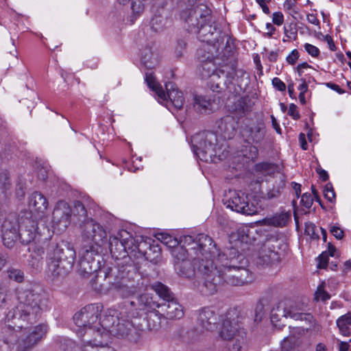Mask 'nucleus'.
Returning a JSON list of instances; mask_svg holds the SVG:
<instances>
[{"instance_id": "obj_39", "label": "nucleus", "mask_w": 351, "mask_h": 351, "mask_svg": "<svg viewBox=\"0 0 351 351\" xmlns=\"http://www.w3.org/2000/svg\"><path fill=\"white\" fill-rule=\"evenodd\" d=\"M289 219V214L282 213L275 215L273 217L269 219L268 221L270 225L277 227H283L286 225Z\"/></svg>"}, {"instance_id": "obj_22", "label": "nucleus", "mask_w": 351, "mask_h": 351, "mask_svg": "<svg viewBox=\"0 0 351 351\" xmlns=\"http://www.w3.org/2000/svg\"><path fill=\"white\" fill-rule=\"evenodd\" d=\"M29 215L30 213H25L21 216L19 239L25 244H28L34 240L37 234V222Z\"/></svg>"}, {"instance_id": "obj_27", "label": "nucleus", "mask_w": 351, "mask_h": 351, "mask_svg": "<svg viewBox=\"0 0 351 351\" xmlns=\"http://www.w3.org/2000/svg\"><path fill=\"white\" fill-rule=\"evenodd\" d=\"M198 321L205 329L213 330L217 321V314L210 308H204L199 313Z\"/></svg>"}, {"instance_id": "obj_9", "label": "nucleus", "mask_w": 351, "mask_h": 351, "mask_svg": "<svg viewBox=\"0 0 351 351\" xmlns=\"http://www.w3.org/2000/svg\"><path fill=\"white\" fill-rule=\"evenodd\" d=\"M265 132V125L261 121L250 122L243 126L241 134L243 141L249 145L241 151L245 158L253 160L257 157L258 150L256 145L264 140Z\"/></svg>"}, {"instance_id": "obj_12", "label": "nucleus", "mask_w": 351, "mask_h": 351, "mask_svg": "<svg viewBox=\"0 0 351 351\" xmlns=\"http://www.w3.org/2000/svg\"><path fill=\"white\" fill-rule=\"evenodd\" d=\"M153 290L165 301L160 304L161 311H158V319L162 317L167 319H180L184 315L182 306L173 299L172 293L169 288L160 282H156L152 286Z\"/></svg>"}, {"instance_id": "obj_30", "label": "nucleus", "mask_w": 351, "mask_h": 351, "mask_svg": "<svg viewBox=\"0 0 351 351\" xmlns=\"http://www.w3.org/2000/svg\"><path fill=\"white\" fill-rule=\"evenodd\" d=\"M193 108L199 113L208 114L213 111V104L207 96L195 95L194 97Z\"/></svg>"}, {"instance_id": "obj_17", "label": "nucleus", "mask_w": 351, "mask_h": 351, "mask_svg": "<svg viewBox=\"0 0 351 351\" xmlns=\"http://www.w3.org/2000/svg\"><path fill=\"white\" fill-rule=\"evenodd\" d=\"M82 341L84 347H104L111 338V334L108 328L103 326V318L101 322L93 327H88L86 332L82 333Z\"/></svg>"}, {"instance_id": "obj_32", "label": "nucleus", "mask_w": 351, "mask_h": 351, "mask_svg": "<svg viewBox=\"0 0 351 351\" xmlns=\"http://www.w3.org/2000/svg\"><path fill=\"white\" fill-rule=\"evenodd\" d=\"M109 247L112 256H115L117 258L119 256H125V247H124L120 236L110 237Z\"/></svg>"}, {"instance_id": "obj_25", "label": "nucleus", "mask_w": 351, "mask_h": 351, "mask_svg": "<svg viewBox=\"0 0 351 351\" xmlns=\"http://www.w3.org/2000/svg\"><path fill=\"white\" fill-rule=\"evenodd\" d=\"M229 69L228 65H223L220 69L215 70L212 74L208 75L210 88L215 92H221L225 87H228V78H223V71Z\"/></svg>"}, {"instance_id": "obj_42", "label": "nucleus", "mask_w": 351, "mask_h": 351, "mask_svg": "<svg viewBox=\"0 0 351 351\" xmlns=\"http://www.w3.org/2000/svg\"><path fill=\"white\" fill-rule=\"evenodd\" d=\"M8 275L10 279L17 282H21L24 280V273L17 269L11 268L8 270Z\"/></svg>"}, {"instance_id": "obj_56", "label": "nucleus", "mask_w": 351, "mask_h": 351, "mask_svg": "<svg viewBox=\"0 0 351 351\" xmlns=\"http://www.w3.org/2000/svg\"><path fill=\"white\" fill-rule=\"evenodd\" d=\"M272 21L276 25H281L284 22V16L282 12H276L273 14Z\"/></svg>"}, {"instance_id": "obj_41", "label": "nucleus", "mask_w": 351, "mask_h": 351, "mask_svg": "<svg viewBox=\"0 0 351 351\" xmlns=\"http://www.w3.org/2000/svg\"><path fill=\"white\" fill-rule=\"evenodd\" d=\"M28 265L34 270H40L43 266V257H38L31 254L28 259Z\"/></svg>"}, {"instance_id": "obj_55", "label": "nucleus", "mask_w": 351, "mask_h": 351, "mask_svg": "<svg viewBox=\"0 0 351 351\" xmlns=\"http://www.w3.org/2000/svg\"><path fill=\"white\" fill-rule=\"evenodd\" d=\"M272 85L280 91H284L286 89L285 84L278 77H274L272 80Z\"/></svg>"}, {"instance_id": "obj_54", "label": "nucleus", "mask_w": 351, "mask_h": 351, "mask_svg": "<svg viewBox=\"0 0 351 351\" xmlns=\"http://www.w3.org/2000/svg\"><path fill=\"white\" fill-rule=\"evenodd\" d=\"M299 52L297 49H293L289 55L287 57V61L290 64H294L296 63L299 58Z\"/></svg>"}, {"instance_id": "obj_46", "label": "nucleus", "mask_w": 351, "mask_h": 351, "mask_svg": "<svg viewBox=\"0 0 351 351\" xmlns=\"http://www.w3.org/2000/svg\"><path fill=\"white\" fill-rule=\"evenodd\" d=\"M324 197L329 202H333L335 199V193L331 184H327L324 191Z\"/></svg>"}, {"instance_id": "obj_40", "label": "nucleus", "mask_w": 351, "mask_h": 351, "mask_svg": "<svg viewBox=\"0 0 351 351\" xmlns=\"http://www.w3.org/2000/svg\"><path fill=\"white\" fill-rule=\"evenodd\" d=\"M247 101L248 99L245 97L239 99L234 104V111L241 117L245 115L250 110Z\"/></svg>"}, {"instance_id": "obj_57", "label": "nucleus", "mask_w": 351, "mask_h": 351, "mask_svg": "<svg viewBox=\"0 0 351 351\" xmlns=\"http://www.w3.org/2000/svg\"><path fill=\"white\" fill-rule=\"evenodd\" d=\"M0 182L4 189H7L10 185V176L7 171L2 172L0 174Z\"/></svg>"}, {"instance_id": "obj_5", "label": "nucleus", "mask_w": 351, "mask_h": 351, "mask_svg": "<svg viewBox=\"0 0 351 351\" xmlns=\"http://www.w3.org/2000/svg\"><path fill=\"white\" fill-rule=\"evenodd\" d=\"M138 315V312L132 313L130 315L125 312L118 313L114 309H110L103 317V326L109 328L111 336L136 342L139 339V332L129 318Z\"/></svg>"}, {"instance_id": "obj_8", "label": "nucleus", "mask_w": 351, "mask_h": 351, "mask_svg": "<svg viewBox=\"0 0 351 351\" xmlns=\"http://www.w3.org/2000/svg\"><path fill=\"white\" fill-rule=\"evenodd\" d=\"M219 335L223 340L231 341L228 351H241L245 342V332L241 326L236 311L228 312L223 322Z\"/></svg>"}, {"instance_id": "obj_33", "label": "nucleus", "mask_w": 351, "mask_h": 351, "mask_svg": "<svg viewBox=\"0 0 351 351\" xmlns=\"http://www.w3.org/2000/svg\"><path fill=\"white\" fill-rule=\"evenodd\" d=\"M229 69L223 71V78H228L230 84L233 81L236 80L237 82H240V79L242 78L245 72L243 69H237L235 62H232L230 64H228Z\"/></svg>"}, {"instance_id": "obj_15", "label": "nucleus", "mask_w": 351, "mask_h": 351, "mask_svg": "<svg viewBox=\"0 0 351 351\" xmlns=\"http://www.w3.org/2000/svg\"><path fill=\"white\" fill-rule=\"evenodd\" d=\"M72 215L77 216L79 220L85 219L87 216L85 205L80 201H75L73 203V208L71 209L68 203L64 201H59L53 213V218L58 219L60 223H62L64 228L69 225Z\"/></svg>"}, {"instance_id": "obj_7", "label": "nucleus", "mask_w": 351, "mask_h": 351, "mask_svg": "<svg viewBox=\"0 0 351 351\" xmlns=\"http://www.w3.org/2000/svg\"><path fill=\"white\" fill-rule=\"evenodd\" d=\"M204 258L199 261L196 266L202 274L201 282L197 289L204 295H212L217 293L219 285L223 282L221 275L217 273V266L214 257L202 254Z\"/></svg>"}, {"instance_id": "obj_29", "label": "nucleus", "mask_w": 351, "mask_h": 351, "mask_svg": "<svg viewBox=\"0 0 351 351\" xmlns=\"http://www.w3.org/2000/svg\"><path fill=\"white\" fill-rule=\"evenodd\" d=\"M230 237L231 239L241 243L250 244L255 241L254 228L247 226H242L237 230L236 232L232 233Z\"/></svg>"}, {"instance_id": "obj_59", "label": "nucleus", "mask_w": 351, "mask_h": 351, "mask_svg": "<svg viewBox=\"0 0 351 351\" xmlns=\"http://www.w3.org/2000/svg\"><path fill=\"white\" fill-rule=\"evenodd\" d=\"M316 226L313 223H306L305 224V232L308 235L313 237L315 234Z\"/></svg>"}, {"instance_id": "obj_43", "label": "nucleus", "mask_w": 351, "mask_h": 351, "mask_svg": "<svg viewBox=\"0 0 351 351\" xmlns=\"http://www.w3.org/2000/svg\"><path fill=\"white\" fill-rule=\"evenodd\" d=\"M282 351H293L296 346V340L294 337H288L282 342Z\"/></svg>"}, {"instance_id": "obj_64", "label": "nucleus", "mask_w": 351, "mask_h": 351, "mask_svg": "<svg viewBox=\"0 0 351 351\" xmlns=\"http://www.w3.org/2000/svg\"><path fill=\"white\" fill-rule=\"evenodd\" d=\"M326 252H328V256L334 257L339 256L337 249L330 243H328V247Z\"/></svg>"}, {"instance_id": "obj_61", "label": "nucleus", "mask_w": 351, "mask_h": 351, "mask_svg": "<svg viewBox=\"0 0 351 351\" xmlns=\"http://www.w3.org/2000/svg\"><path fill=\"white\" fill-rule=\"evenodd\" d=\"M258 4L261 7L264 13L268 14H269V9L267 5V3H269L271 0H256Z\"/></svg>"}, {"instance_id": "obj_31", "label": "nucleus", "mask_w": 351, "mask_h": 351, "mask_svg": "<svg viewBox=\"0 0 351 351\" xmlns=\"http://www.w3.org/2000/svg\"><path fill=\"white\" fill-rule=\"evenodd\" d=\"M118 236H120L124 247H125V254L128 250L135 251L141 250L142 243L136 244L138 242L126 230H121L118 233Z\"/></svg>"}, {"instance_id": "obj_28", "label": "nucleus", "mask_w": 351, "mask_h": 351, "mask_svg": "<svg viewBox=\"0 0 351 351\" xmlns=\"http://www.w3.org/2000/svg\"><path fill=\"white\" fill-rule=\"evenodd\" d=\"M280 260L278 252L269 248L264 247L259 252L256 263L260 265H271L277 263Z\"/></svg>"}, {"instance_id": "obj_63", "label": "nucleus", "mask_w": 351, "mask_h": 351, "mask_svg": "<svg viewBox=\"0 0 351 351\" xmlns=\"http://www.w3.org/2000/svg\"><path fill=\"white\" fill-rule=\"evenodd\" d=\"M307 21L313 25H319V21L317 18L316 15L313 14H308L307 15Z\"/></svg>"}, {"instance_id": "obj_45", "label": "nucleus", "mask_w": 351, "mask_h": 351, "mask_svg": "<svg viewBox=\"0 0 351 351\" xmlns=\"http://www.w3.org/2000/svg\"><path fill=\"white\" fill-rule=\"evenodd\" d=\"M304 47L305 51L313 58L318 57L320 53L319 49L311 44L305 43Z\"/></svg>"}, {"instance_id": "obj_2", "label": "nucleus", "mask_w": 351, "mask_h": 351, "mask_svg": "<svg viewBox=\"0 0 351 351\" xmlns=\"http://www.w3.org/2000/svg\"><path fill=\"white\" fill-rule=\"evenodd\" d=\"M209 257H214L221 279L232 286H242L253 280L252 274L245 269L247 261L235 248H231L227 253L221 252L216 244L210 247Z\"/></svg>"}, {"instance_id": "obj_36", "label": "nucleus", "mask_w": 351, "mask_h": 351, "mask_svg": "<svg viewBox=\"0 0 351 351\" xmlns=\"http://www.w3.org/2000/svg\"><path fill=\"white\" fill-rule=\"evenodd\" d=\"M150 23L153 31L160 32L170 25L171 21L167 18L158 15L154 16Z\"/></svg>"}, {"instance_id": "obj_10", "label": "nucleus", "mask_w": 351, "mask_h": 351, "mask_svg": "<svg viewBox=\"0 0 351 351\" xmlns=\"http://www.w3.org/2000/svg\"><path fill=\"white\" fill-rule=\"evenodd\" d=\"M145 80L148 86L157 95L159 102L172 104L176 109L182 108L184 101L183 93L178 89L174 83L169 82L165 84L166 94L162 87L156 82L153 74L146 73Z\"/></svg>"}, {"instance_id": "obj_37", "label": "nucleus", "mask_w": 351, "mask_h": 351, "mask_svg": "<svg viewBox=\"0 0 351 351\" xmlns=\"http://www.w3.org/2000/svg\"><path fill=\"white\" fill-rule=\"evenodd\" d=\"M13 289L8 285L0 284V308L5 306L12 300Z\"/></svg>"}, {"instance_id": "obj_35", "label": "nucleus", "mask_w": 351, "mask_h": 351, "mask_svg": "<svg viewBox=\"0 0 351 351\" xmlns=\"http://www.w3.org/2000/svg\"><path fill=\"white\" fill-rule=\"evenodd\" d=\"M141 61L148 69H153L158 63V57L150 48H145L141 52Z\"/></svg>"}, {"instance_id": "obj_23", "label": "nucleus", "mask_w": 351, "mask_h": 351, "mask_svg": "<svg viewBox=\"0 0 351 351\" xmlns=\"http://www.w3.org/2000/svg\"><path fill=\"white\" fill-rule=\"evenodd\" d=\"M130 305L133 307L136 306V311H142L145 313H153L158 316V311L156 308L160 307V304L154 300V298L148 293H144L136 298V301L130 302Z\"/></svg>"}, {"instance_id": "obj_1", "label": "nucleus", "mask_w": 351, "mask_h": 351, "mask_svg": "<svg viewBox=\"0 0 351 351\" xmlns=\"http://www.w3.org/2000/svg\"><path fill=\"white\" fill-rule=\"evenodd\" d=\"M18 304L7 313L5 323L15 339L17 351H28L40 341L48 326H32L41 313L49 308V300L40 289L20 288L16 291Z\"/></svg>"}, {"instance_id": "obj_34", "label": "nucleus", "mask_w": 351, "mask_h": 351, "mask_svg": "<svg viewBox=\"0 0 351 351\" xmlns=\"http://www.w3.org/2000/svg\"><path fill=\"white\" fill-rule=\"evenodd\" d=\"M175 267L178 274L182 277L191 278L195 276V269L190 260L176 263Z\"/></svg>"}, {"instance_id": "obj_26", "label": "nucleus", "mask_w": 351, "mask_h": 351, "mask_svg": "<svg viewBox=\"0 0 351 351\" xmlns=\"http://www.w3.org/2000/svg\"><path fill=\"white\" fill-rule=\"evenodd\" d=\"M237 122L232 116H226L218 122V128L225 138H232L236 131Z\"/></svg>"}, {"instance_id": "obj_13", "label": "nucleus", "mask_w": 351, "mask_h": 351, "mask_svg": "<svg viewBox=\"0 0 351 351\" xmlns=\"http://www.w3.org/2000/svg\"><path fill=\"white\" fill-rule=\"evenodd\" d=\"M21 218L18 219L13 213L6 214L0 206V232L3 245L11 248L19 240V229Z\"/></svg>"}, {"instance_id": "obj_50", "label": "nucleus", "mask_w": 351, "mask_h": 351, "mask_svg": "<svg viewBox=\"0 0 351 351\" xmlns=\"http://www.w3.org/2000/svg\"><path fill=\"white\" fill-rule=\"evenodd\" d=\"M29 251L31 252V254L38 257H43L45 254L44 247L40 245H34L29 248Z\"/></svg>"}, {"instance_id": "obj_47", "label": "nucleus", "mask_w": 351, "mask_h": 351, "mask_svg": "<svg viewBox=\"0 0 351 351\" xmlns=\"http://www.w3.org/2000/svg\"><path fill=\"white\" fill-rule=\"evenodd\" d=\"M313 203V198L311 194L304 193L301 197V204L306 208H310Z\"/></svg>"}, {"instance_id": "obj_3", "label": "nucleus", "mask_w": 351, "mask_h": 351, "mask_svg": "<svg viewBox=\"0 0 351 351\" xmlns=\"http://www.w3.org/2000/svg\"><path fill=\"white\" fill-rule=\"evenodd\" d=\"M180 243L182 245L171 250V254L177 260L176 263L191 258L195 266L199 264L201 258H204L202 254L208 256L210 247L215 244L211 237L204 234H199L195 238L190 235L183 236L180 239Z\"/></svg>"}, {"instance_id": "obj_11", "label": "nucleus", "mask_w": 351, "mask_h": 351, "mask_svg": "<svg viewBox=\"0 0 351 351\" xmlns=\"http://www.w3.org/2000/svg\"><path fill=\"white\" fill-rule=\"evenodd\" d=\"M217 136L210 132H203L192 137L191 143L195 154L205 162H212L217 156Z\"/></svg>"}, {"instance_id": "obj_24", "label": "nucleus", "mask_w": 351, "mask_h": 351, "mask_svg": "<svg viewBox=\"0 0 351 351\" xmlns=\"http://www.w3.org/2000/svg\"><path fill=\"white\" fill-rule=\"evenodd\" d=\"M28 207L32 213L41 217L48 208V202L41 193L35 191L29 197Z\"/></svg>"}, {"instance_id": "obj_4", "label": "nucleus", "mask_w": 351, "mask_h": 351, "mask_svg": "<svg viewBox=\"0 0 351 351\" xmlns=\"http://www.w3.org/2000/svg\"><path fill=\"white\" fill-rule=\"evenodd\" d=\"M47 275L53 281L63 279L72 269L75 251L69 245H52L47 254Z\"/></svg>"}, {"instance_id": "obj_58", "label": "nucleus", "mask_w": 351, "mask_h": 351, "mask_svg": "<svg viewBox=\"0 0 351 351\" xmlns=\"http://www.w3.org/2000/svg\"><path fill=\"white\" fill-rule=\"evenodd\" d=\"M132 10L134 14H139L143 10V5L141 1H132Z\"/></svg>"}, {"instance_id": "obj_21", "label": "nucleus", "mask_w": 351, "mask_h": 351, "mask_svg": "<svg viewBox=\"0 0 351 351\" xmlns=\"http://www.w3.org/2000/svg\"><path fill=\"white\" fill-rule=\"evenodd\" d=\"M245 193L230 190L226 194L224 204L227 208L247 215H253L258 213V207L250 204Z\"/></svg>"}, {"instance_id": "obj_51", "label": "nucleus", "mask_w": 351, "mask_h": 351, "mask_svg": "<svg viewBox=\"0 0 351 351\" xmlns=\"http://www.w3.org/2000/svg\"><path fill=\"white\" fill-rule=\"evenodd\" d=\"M173 237L167 233H159L157 235L158 240L166 246L168 245Z\"/></svg>"}, {"instance_id": "obj_18", "label": "nucleus", "mask_w": 351, "mask_h": 351, "mask_svg": "<svg viewBox=\"0 0 351 351\" xmlns=\"http://www.w3.org/2000/svg\"><path fill=\"white\" fill-rule=\"evenodd\" d=\"M101 306L99 304H91L86 306L73 316L75 324L78 328L76 332L79 337L86 332L88 327H93L96 324Z\"/></svg>"}, {"instance_id": "obj_38", "label": "nucleus", "mask_w": 351, "mask_h": 351, "mask_svg": "<svg viewBox=\"0 0 351 351\" xmlns=\"http://www.w3.org/2000/svg\"><path fill=\"white\" fill-rule=\"evenodd\" d=\"M5 332V336L0 338V351H10L11 347L15 345L14 336L8 326Z\"/></svg>"}, {"instance_id": "obj_60", "label": "nucleus", "mask_w": 351, "mask_h": 351, "mask_svg": "<svg viewBox=\"0 0 351 351\" xmlns=\"http://www.w3.org/2000/svg\"><path fill=\"white\" fill-rule=\"evenodd\" d=\"M186 43L184 40H179L177 42V45L176 47V52L178 56H182V50L186 47Z\"/></svg>"}, {"instance_id": "obj_52", "label": "nucleus", "mask_w": 351, "mask_h": 351, "mask_svg": "<svg viewBox=\"0 0 351 351\" xmlns=\"http://www.w3.org/2000/svg\"><path fill=\"white\" fill-rule=\"evenodd\" d=\"M288 114L295 120H298L300 118L297 106L294 104H291L289 105Z\"/></svg>"}, {"instance_id": "obj_19", "label": "nucleus", "mask_w": 351, "mask_h": 351, "mask_svg": "<svg viewBox=\"0 0 351 351\" xmlns=\"http://www.w3.org/2000/svg\"><path fill=\"white\" fill-rule=\"evenodd\" d=\"M96 256H98V250L95 246L85 245L82 248L77 269L80 276L88 278L100 268L99 261L95 259Z\"/></svg>"}, {"instance_id": "obj_62", "label": "nucleus", "mask_w": 351, "mask_h": 351, "mask_svg": "<svg viewBox=\"0 0 351 351\" xmlns=\"http://www.w3.org/2000/svg\"><path fill=\"white\" fill-rule=\"evenodd\" d=\"M311 66L307 62H303L298 65L297 71L299 76H301L304 71V69L311 68Z\"/></svg>"}, {"instance_id": "obj_48", "label": "nucleus", "mask_w": 351, "mask_h": 351, "mask_svg": "<svg viewBox=\"0 0 351 351\" xmlns=\"http://www.w3.org/2000/svg\"><path fill=\"white\" fill-rule=\"evenodd\" d=\"M330 298V295L326 291H325L321 286L317 288V290L315 294V299L316 300H321L322 301H326L329 300Z\"/></svg>"}, {"instance_id": "obj_6", "label": "nucleus", "mask_w": 351, "mask_h": 351, "mask_svg": "<svg viewBox=\"0 0 351 351\" xmlns=\"http://www.w3.org/2000/svg\"><path fill=\"white\" fill-rule=\"evenodd\" d=\"M306 308L303 304H298L290 301H281L271 311V322L276 326H280L279 322L283 318H291L294 320L304 321L309 324L306 328V332L320 330L319 325L317 323L311 313H305Z\"/></svg>"}, {"instance_id": "obj_44", "label": "nucleus", "mask_w": 351, "mask_h": 351, "mask_svg": "<svg viewBox=\"0 0 351 351\" xmlns=\"http://www.w3.org/2000/svg\"><path fill=\"white\" fill-rule=\"evenodd\" d=\"M337 325H340L341 328H345V326L351 325V313L349 312L340 317L337 320Z\"/></svg>"}, {"instance_id": "obj_20", "label": "nucleus", "mask_w": 351, "mask_h": 351, "mask_svg": "<svg viewBox=\"0 0 351 351\" xmlns=\"http://www.w3.org/2000/svg\"><path fill=\"white\" fill-rule=\"evenodd\" d=\"M82 237L89 245H93L98 250L106 241L107 234L99 223L93 219H88L83 223Z\"/></svg>"}, {"instance_id": "obj_16", "label": "nucleus", "mask_w": 351, "mask_h": 351, "mask_svg": "<svg viewBox=\"0 0 351 351\" xmlns=\"http://www.w3.org/2000/svg\"><path fill=\"white\" fill-rule=\"evenodd\" d=\"M104 278L108 285V287L105 289L101 286V291H106L110 289L116 290L123 298H128L133 295L136 292V287L127 285V279L120 278L118 275L117 268L106 267L104 269Z\"/></svg>"}, {"instance_id": "obj_14", "label": "nucleus", "mask_w": 351, "mask_h": 351, "mask_svg": "<svg viewBox=\"0 0 351 351\" xmlns=\"http://www.w3.org/2000/svg\"><path fill=\"white\" fill-rule=\"evenodd\" d=\"M181 17L189 24L190 28H197L201 36H206L207 33L213 35V28L211 25H207L206 22L210 21V11L205 8L202 10L197 7L193 10L184 11Z\"/></svg>"}, {"instance_id": "obj_53", "label": "nucleus", "mask_w": 351, "mask_h": 351, "mask_svg": "<svg viewBox=\"0 0 351 351\" xmlns=\"http://www.w3.org/2000/svg\"><path fill=\"white\" fill-rule=\"evenodd\" d=\"M331 234L337 239H341L343 237V231L338 226H332L330 228Z\"/></svg>"}, {"instance_id": "obj_49", "label": "nucleus", "mask_w": 351, "mask_h": 351, "mask_svg": "<svg viewBox=\"0 0 351 351\" xmlns=\"http://www.w3.org/2000/svg\"><path fill=\"white\" fill-rule=\"evenodd\" d=\"M328 255L327 252H322L319 256L318 268L325 269L328 265Z\"/></svg>"}]
</instances>
